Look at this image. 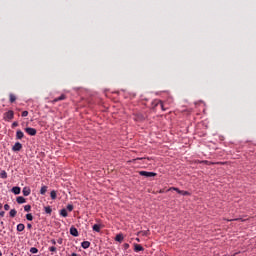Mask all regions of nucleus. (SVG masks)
<instances>
[{"mask_svg": "<svg viewBox=\"0 0 256 256\" xmlns=\"http://www.w3.org/2000/svg\"><path fill=\"white\" fill-rule=\"evenodd\" d=\"M124 249H129V244L125 243L124 244Z\"/></svg>", "mask_w": 256, "mask_h": 256, "instance_id": "nucleus-36", "label": "nucleus"}, {"mask_svg": "<svg viewBox=\"0 0 256 256\" xmlns=\"http://www.w3.org/2000/svg\"><path fill=\"white\" fill-rule=\"evenodd\" d=\"M162 111H165V107L163 106V103H161Z\"/></svg>", "mask_w": 256, "mask_h": 256, "instance_id": "nucleus-37", "label": "nucleus"}, {"mask_svg": "<svg viewBox=\"0 0 256 256\" xmlns=\"http://www.w3.org/2000/svg\"><path fill=\"white\" fill-rule=\"evenodd\" d=\"M228 221H233V220H228Z\"/></svg>", "mask_w": 256, "mask_h": 256, "instance_id": "nucleus-42", "label": "nucleus"}, {"mask_svg": "<svg viewBox=\"0 0 256 256\" xmlns=\"http://www.w3.org/2000/svg\"><path fill=\"white\" fill-rule=\"evenodd\" d=\"M170 191H176V193H179V195H183L184 197L191 195V193H189L188 191L179 190V188H175V187L170 188Z\"/></svg>", "mask_w": 256, "mask_h": 256, "instance_id": "nucleus-2", "label": "nucleus"}, {"mask_svg": "<svg viewBox=\"0 0 256 256\" xmlns=\"http://www.w3.org/2000/svg\"><path fill=\"white\" fill-rule=\"evenodd\" d=\"M51 253H57V247L51 246L48 248Z\"/></svg>", "mask_w": 256, "mask_h": 256, "instance_id": "nucleus-24", "label": "nucleus"}, {"mask_svg": "<svg viewBox=\"0 0 256 256\" xmlns=\"http://www.w3.org/2000/svg\"><path fill=\"white\" fill-rule=\"evenodd\" d=\"M0 177H1V179H7V172L5 170H2L0 172Z\"/></svg>", "mask_w": 256, "mask_h": 256, "instance_id": "nucleus-19", "label": "nucleus"}, {"mask_svg": "<svg viewBox=\"0 0 256 256\" xmlns=\"http://www.w3.org/2000/svg\"><path fill=\"white\" fill-rule=\"evenodd\" d=\"M0 217H5V211L0 212Z\"/></svg>", "mask_w": 256, "mask_h": 256, "instance_id": "nucleus-34", "label": "nucleus"}, {"mask_svg": "<svg viewBox=\"0 0 256 256\" xmlns=\"http://www.w3.org/2000/svg\"><path fill=\"white\" fill-rule=\"evenodd\" d=\"M25 137V134L21 130H17L16 132V139H23Z\"/></svg>", "mask_w": 256, "mask_h": 256, "instance_id": "nucleus-11", "label": "nucleus"}, {"mask_svg": "<svg viewBox=\"0 0 256 256\" xmlns=\"http://www.w3.org/2000/svg\"><path fill=\"white\" fill-rule=\"evenodd\" d=\"M60 215L62 216V217H67V210L66 209H62L61 211H60Z\"/></svg>", "mask_w": 256, "mask_h": 256, "instance_id": "nucleus-23", "label": "nucleus"}, {"mask_svg": "<svg viewBox=\"0 0 256 256\" xmlns=\"http://www.w3.org/2000/svg\"><path fill=\"white\" fill-rule=\"evenodd\" d=\"M50 197H51V199H53V200L57 199V192H56L55 190H52V191L50 192Z\"/></svg>", "mask_w": 256, "mask_h": 256, "instance_id": "nucleus-18", "label": "nucleus"}, {"mask_svg": "<svg viewBox=\"0 0 256 256\" xmlns=\"http://www.w3.org/2000/svg\"><path fill=\"white\" fill-rule=\"evenodd\" d=\"M4 209H5V211H9V209H11V206H9V204H5Z\"/></svg>", "mask_w": 256, "mask_h": 256, "instance_id": "nucleus-30", "label": "nucleus"}, {"mask_svg": "<svg viewBox=\"0 0 256 256\" xmlns=\"http://www.w3.org/2000/svg\"><path fill=\"white\" fill-rule=\"evenodd\" d=\"M30 253L32 254L39 253V249H37L36 247H32L30 248Z\"/></svg>", "mask_w": 256, "mask_h": 256, "instance_id": "nucleus-25", "label": "nucleus"}, {"mask_svg": "<svg viewBox=\"0 0 256 256\" xmlns=\"http://www.w3.org/2000/svg\"><path fill=\"white\" fill-rule=\"evenodd\" d=\"M25 131L31 137H35V135H37V129H35V128L27 127V128H25Z\"/></svg>", "mask_w": 256, "mask_h": 256, "instance_id": "nucleus-4", "label": "nucleus"}, {"mask_svg": "<svg viewBox=\"0 0 256 256\" xmlns=\"http://www.w3.org/2000/svg\"><path fill=\"white\" fill-rule=\"evenodd\" d=\"M27 221H33V214H26Z\"/></svg>", "mask_w": 256, "mask_h": 256, "instance_id": "nucleus-26", "label": "nucleus"}, {"mask_svg": "<svg viewBox=\"0 0 256 256\" xmlns=\"http://www.w3.org/2000/svg\"><path fill=\"white\" fill-rule=\"evenodd\" d=\"M81 247H82V249H89V248L91 247V242H89V241H83V242L81 243Z\"/></svg>", "mask_w": 256, "mask_h": 256, "instance_id": "nucleus-9", "label": "nucleus"}, {"mask_svg": "<svg viewBox=\"0 0 256 256\" xmlns=\"http://www.w3.org/2000/svg\"><path fill=\"white\" fill-rule=\"evenodd\" d=\"M24 211H26L27 213H29V211H31V205H25V206H24Z\"/></svg>", "mask_w": 256, "mask_h": 256, "instance_id": "nucleus-27", "label": "nucleus"}, {"mask_svg": "<svg viewBox=\"0 0 256 256\" xmlns=\"http://www.w3.org/2000/svg\"><path fill=\"white\" fill-rule=\"evenodd\" d=\"M71 256H79L77 253H72Z\"/></svg>", "mask_w": 256, "mask_h": 256, "instance_id": "nucleus-38", "label": "nucleus"}, {"mask_svg": "<svg viewBox=\"0 0 256 256\" xmlns=\"http://www.w3.org/2000/svg\"><path fill=\"white\" fill-rule=\"evenodd\" d=\"M9 99L10 103H15V101H17V96H15V94H10Z\"/></svg>", "mask_w": 256, "mask_h": 256, "instance_id": "nucleus-16", "label": "nucleus"}, {"mask_svg": "<svg viewBox=\"0 0 256 256\" xmlns=\"http://www.w3.org/2000/svg\"><path fill=\"white\" fill-rule=\"evenodd\" d=\"M50 242L52 243V245H57V241H55V239H52Z\"/></svg>", "mask_w": 256, "mask_h": 256, "instance_id": "nucleus-33", "label": "nucleus"}, {"mask_svg": "<svg viewBox=\"0 0 256 256\" xmlns=\"http://www.w3.org/2000/svg\"><path fill=\"white\" fill-rule=\"evenodd\" d=\"M9 215L10 217H15L17 215V210L15 209L10 210Z\"/></svg>", "mask_w": 256, "mask_h": 256, "instance_id": "nucleus-22", "label": "nucleus"}, {"mask_svg": "<svg viewBox=\"0 0 256 256\" xmlns=\"http://www.w3.org/2000/svg\"><path fill=\"white\" fill-rule=\"evenodd\" d=\"M137 159L139 160V159H143V158H137Z\"/></svg>", "mask_w": 256, "mask_h": 256, "instance_id": "nucleus-41", "label": "nucleus"}, {"mask_svg": "<svg viewBox=\"0 0 256 256\" xmlns=\"http://www.w3.org/2000/svg\"><path fill=\"white\" fill-rule=\"evenodd\" d=\"M139 175H141L142 177H157V173L148 171H140Z\"/></svg>", "mask_w": 256, "mask_h": 256, "instance_id": "nucleus-3", "label": "nucleus"}, {"mask_svg": "<svg viewBox=\"0 0 256 256\" xmlns=\"http://www.w3.org/2000/svg\"><path fill=\"white\" fill-rule=\"evenodd\" d=\"M57 243H58L59 245H63V238H59V239L57 240Z\"/></svg>", "mask_w": 256, "mask_h": 256, "instance_id": "nucleus-32", "label": "nucleus"}, {"mask_svg": "<svg viewBox=\"0 0 256 256\" xmlns=\"http://www.w3.org/2000/svg\"><path fill=\"white\" fill-rule=\"evenodd\" d=\"M15 127H19V122L12 123V129H15Z\"/></svg>", "mask_w": 256, "mask_h": 256, "instance_id": "nucleus-28", "label": "nucleus"}, {"mask_svg": "<svg viewBox=\"0 0 256 256\" xmlns=\"http://www.w3.org/2000/svg\"><path fill=\"white\" fill-rule=\"evenodd\" d=\"M33 225H31L30 223L27 224V229H32Z\"/></svg>", "mask_w": 256, "mask_h": 256, "instance_id": "nucleus-35", "label": "nucleus"}, {"mask_svg": "<svg viewBox=\"0 0 256 256\" xmlns=\"http://www.w3.org/2000/svg\"><path fill=\"white\" fill-rule=\"evenodd\" d=\"M70 235H72L73 237H79V231L77 230V228L72 226L70 228Z\"/></svg>", "mask_w": 256, "mask_h": 256, "instance_id": "nucleus-7", "label": "nucleus"}, {"mask_svg": "<svg viewBox=\"0 0 256 256\" xmlns=\"http://www.w3.org/2000/svg\"><path fill=\"white\" fill-rule=\"evenodd\" d=\"M0 256H3V253L1 252V250H0Z\"/></svg>", "mask_w": 256, "mask_h": 256, "instance_id": "nucleus-40", "label": "nucleus"}, {"mask_svg": "<svg viewBox=\"0 0 256 256\" xmlns=\"http://www.w3.org/2000/svg\"><path fill=\"white\" fill-rule=\"evenodd\" d=\"M27 115H29V112L27 110L22 112V117H27Z\"/></svg>", "mask_w": 256, "mask_h": 256, "instance_id": "nucleus-29", "label": "nucleus"}, {"mask_svg": "<svg viewBox=\"0 0 256 256\" xmlns=\"http://www.w3.org/2000/svg\"><path fill=\"white\" fill-rule=\"evenodd\" d=\"M67 209H68L69 211H73V205H72V204H68V205H67Z\"/></svg>", "mask_w": 256, "mask_h": 256, "instance_id": "nucleus-31", "label": "nucleus"}, {"mask_svg": "<svg viewBox=\"0 0 256 256\" xmlns=\"http://www.w3.org/2000/svg\"><path fill=\"white\" fill-rule=\"evenodd\" d=\"M15 117V112L9 110L8 112L4 113L3 119L4 121H11Z\"/></svg>", "mask_w": 256, "mask_h": 256, "instance_id": "nucleus-1", "label": "nucleus"}, {"mask_svg": "<svg viewBox=\"0 0 256 256\" xmlns=\"http://www.w3.org/2000/svg\"><path fill=\"white\" fill-rule=\"evenodd\" d=\"M21 149H23V144H21L20 142H16L12 147L13 151H21Z\"/></svg>", "mask_w": 256, "mask_h": 256, "instance_id": "nucleus-5", "label": "nucleus"}, {"mask_svg": "<svg viewBox=\"0 0 256 256\" xmlns=\"http://www.w3.org/2000/svg\"><path fill=\"white\" fill-rule=\"evenodd\" d=\"M17 203H19V205L23 204L26 202L25 198L23 196H19L16 199Z\"/></svg>", "mask_w": 256, "mask_h": 256, "instance_id": "nucleus-15", "label": "nucleus"}, {"mask_svg": "<svg viewBox=\"0 0 256 256\" xmlns=\"http://www.w3.org/2000/svg\"><path fill=\"white\" fill-rule=\"evenodd\" d=\"M65 99H67V96L65 94H62L60 97L55 98L54 100H52L51 103L55 104L59 101H65Z\"/></svg>", "mask_w": 256, "mask_h": 256, "instance_id": "nucleus-6", "label": "nucleus"}, {"mask_svg": "<svg viewBox=\"0 0 256 256\" xmlns=\"http://www.w3.org/2000/svg\"><path fill=\"white\" fill-rule=\"evenodd\" d=\"M115 241H118L119 243H121V241H123V235L122 234L116 235Z\"/></svg>", "mask_w": 256, "mask_h": 256, "instance_id": "nucleus-21", "label": "nucleus"}, {"mask_svg": "<svg viewBox=\"0 0 256 256\" xmlns=\"http://www.w3.org/2000/svg\"><path fill=\"white\" fill-rule=\"evenodd\" d=\"M92 229H93V231H96V233H100L101 232V225L94 224Z\"/></svg>", "mask_w": 256, "mask_h": 256, "instance_id": "nucleus-14", "label": "nucleus"}, {"mask_svg": "<svg viewBox=\"0 0 256 256\" xmlns=\"http://www.w3.org/2000/svg\"><path fill=\"white\" fill-rule=\"evenodd\" d=\"M145 249L143 248V246H141L140 244H135L134 245V251L136 253H139V251H144Z\"/></svg>", "mask_w": 256, "mask_h": 256, "instance_id": "nucleus-10", "label": "nucleus"}, {"mask_svg": "<svg viewBox=\"0 0 256 256\" xmlns=\"http://www.w3.org/2000/svg\"><path fill=\"white\" fill-rule=\"evenodd\" d=\"M22 193H23L24 197H29V195H31V188L24 187L22 190Z\"/></svg>", "mask_w": 256, "mask_h": 256, "instance_id": "nucleus-8", "label": "nucleus"}, {"mask_svg": "<svg viewBox=\"0 0 256 256\" xmlns=\"http://www.w3.org/2000/svg\"><path fill=\"white\" fill-rule=\"evenodd\" d=\"M47 193V186H42L40 189V194L45 195Z\"/></svg>", "mask_w": 256, "mask_h": 256, "instance_id": "nucleus-20", "label": "nucleus"}, {"mask_svg": "<svg viewBox=\"0 0 256 256\" xmlns=\"http://www.w3.org/2000/svg\"><path fill=\"white\" fill-rule=\"evenodd\" d=\"M12 193H14V195H19L21 193V188L17 186L13 187Z\"/></svg>", "mask_w": 256, "mask_h": 256, "instance_id": "nucleus-12", "label": "nucleus"}, {"mask_svg": "<svg viewBox=\"0 0 256 256\" xmlns=\"http://www.w3.org/2000/svg\"><path fill=\"white\" fill-rule=\"evenodd\" d=\"M16 229L19 233H21L22 231H25V224L23 223L18 224Z\"/></svg>", "mask_w": 256, "mask_h": 256, "instance_id": "nucleus-13", "label": "nucleus"}, {"mask_svg": "<svg viewBox=\"0 0 256 256\" xmlns=\"http://www.w3.org/2000/svg\"><path fill=\"white\" fill-rule=\"evenodd\" d=\"M1 209H3V204H2V203H0V210H1Z\"/></svg>", "mask_w": 256, "mask_h": 256, "instance_id": "nucleus-39", "label": "nucleus"}, {"mask_svg": "<svg viewBox=\"0 0 256 256\" xmlns=\"http://www.w3.org/2000/svg\"><path fill=\"white\" fill-rule=\"evenodd\" d=\"M45 213H47L48 215H51V213H53V209H51V206H46L44 207Z\"/></svg>", "mask_w": 256, "mask_h": 256, "instance_id": "nucleus-17", "label": "nucleus"}]
</instances>
